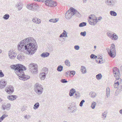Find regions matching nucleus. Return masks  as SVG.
Returning <instances> with one entry per match:
<instances>
[{
	"label": "nucleus",
	"mask_w": 122,
	"mask_h": 122,
	"mask_svg": "<svg viewBox=\"0 0 122 122\" xmlns=\"http://www.w3.org/2000/svg\"><path fill=\"white\" fill-rule=\"evenodd\" d=\"M12 69L15 70V72L19 76V78L22 80L25 81L29 79L30 76L25 75L23 70H26V68L21 65H13L10 66Z\"/></svg>",
	"instance_id": "obj_1"
},
{
	"label": "nucleus",
	"mask_w": 122,
	"mask_h": 122,
	"mask_svg": "<svg viewBox=\"0 0 122 122\" xmlns=\"http://www.w3.org/2000/svg\"><path fill=\"white\" fill-rule=\"evenodd\" d=\"M18 46V49L19 51L25 52L26 54L30 55L34 54L37 49V46Z\"/></svg>",
	"instance_id": "obj_2"
},
{
	"label": "nucleus",
	"mask_w": 122,
	"mask_h": 122,
	"mask_svg": "<svg viewBox=\"0 0 122 122\" xmlns=\"http://www.w3.org/2000/svg\"><path fill=\"white\" fill-rule=\"evenodd\" d=\"M75 14L79 16L80 15L79 13L74 8L70 9V10L66 12L65 14V17L66 19H69Z\"/></svg>",
	"instance_id": "obj_3"
},
{
	"label": "nucleus",
	"mask_w": 122,
	"mask_h": 122,
	"mask_svg": "<svg viewBox=\"0 0 122 122\" xmlns=\"http://www.w3.org/2000/svg\"><path fill=\"white\" fill-rule=\"evenodd\" d=\"M34 88L35 92L39 95L41 94L43 92V86L39 83H36L34 85Z\"/></svg>",
	"instance_id": "obj_4"
},
{
	"label": "nucleus",
	"mask_w": 122,
	"mask_h": 122,
	"mask_svg": "<svg viewBox=\"0 0 122 122\" xmlns=\"http://www.w3.org/2000/svg\"><path fill=\"white\" fill-rule=\"evenodd\" d=\"M30 70L33 73L36 74L37 73V66L35 64L32 63L29 65Z\"/></svg>",
	"instance_id": "obj_5"
},
{
	"label": "nucleus",
	"mask_w": 122,
	"mask_h": 122,
	"mask_svg": "<svg viewBox=\"0 0 122 122\" xmlns=\"http://www.w3.org/2000/svg\"><path fill=\"white\" fill-rule=\"evenodd\" d=\"M113 74L116 79L117 80L119 79L121 80V79L120 78V74L118 69L116 67H114L113 69Z\"/></svg>",
	"instance_id": "obj_6"
},
{
	"label": "nucleus",
	"mask_w": 122,
	"mask_h": 122,
	"mask_svg": "<svg viewBox=\"0 0 122 122\" xmlns=\"http://www.w3.org/2000/svg\"><path fill=\"white\" fill-rule=\"evenodd\" d=\"M48 71V69L46 68H44L42 71L43 72H41L39 75V77L41 80H44L46 78V72Z\"/></svg>",
	"instance_id": "obj_7"
},
{
	"label": "nucleus",
	"mask_w": 122,
	"mask_h": 122,
	"mask_svg": "<svg viewBox=\"0 0 122 122\" xmlns=\"http://www.w3.org/2000/svg\"><path fill=\"white\" fill-rule=\"evenodd\" d=\"M108 51L109 55L111 57H115L116 52L115 46H111L110 50Z\"/></svg>",
	"instance_id": "obj_8"
},
{
	"label": "nucleus",
	"mask_w": 122,
	"mask_h": 122,
	"mask_svg": "<svg viewBox=\"0 0 122 122\" xmlns=\"http://www.w3.org/2000/svg\"><path fill=\"white\" fill-rule=\"evenodd\" d=\"M45 4L48 6L52 7H55L56 6L57 4L55 1H53L51 0H47L46 1Z\"/></svg>",
	"instance_id": "obj_9"
},
{
	"label": "nucleus",
	"mask_w": 122,
	"mask_h": 122,
	"mask_svg": "<svg viewBox=\"0 0 122 122\" xmlns=\"http://www.w3.org/2000/svg\"><path fill=\"white\" fill-rule=\"evenodd\" d=\"M38 5L36 4H28L26 6L28 9L34 11L37 9Z\"/></svg>",
	"instance_id": "obj_10"
},
{
	"label": "nucleus",
	"mask_w": 122,
	"mask_h": 122,
	"mask_svg": "<svg viewBox=\"0 0 122 122\" xmlns=\"http://www.w3.org/2000/svg\"><path fill=\"white\" fill-rule=\"evenodd\" d=\"M17 54L15 51L13 50H10L9 52V58L11 59H15Z\"/></svg>",
	"instance_id": "obj_11"
},
{
	"label": "nucleus",
	"mask_w": 122,
	"mask_h": 122,
	"mask_svg": "<svg viewBox=\"0 0 122 122\" xmlns=\"http://www.w3.org/2000/svg\"><path fill=\"white\" fill-rule=\"evenodd\" d=\"M26 44L27 46H31V43H30V41H32V40H33L34 38L31 37H29L27 38H26L24 39Z\"/></svg>",
	"instance_id": "obj_12"
},
{
	"label": "nucleus",
	"mask_w": 122,
	"mask_h": 122,
	"mask_svg": "<svg viewBox=\"0 0 122 122\" xmlns=\"http://www.w3.org/2000/svg\"><path fill=\"white\" fill-rule=\"evenodd\" d=\"M5 91L8 94H12L14 92V87L12 86L6 87L5 89Z\"/></svg>",
	"instance_id": "obj_13"
},
{
	"label": "nucleus",
	"mask_w": 122,
	"mask_h": 122,
	"mask_svg": "<svg viewBox=\"0 0 122 122\" xmlns=\"http://www.w3.org/2000/svg\"><path fill=\"white\" fill-rule=\"evenodd\" d=\"M7 82L4 80L0 81V89H3L5 88L6 86Z\"/></svg>",
	"instance_id": "obj_14"
},
{
	"label": "nucleus",
	"mask_w": 122,
	"mask_h": 122,
	"mask_svg": "<svg viewBox=\"0 0 122 122\" xmlns=\"http://www.w3.org/2000/svg\"><path fill=\"white\" fill-rule=\"evenodd\" d=\"M88 22L90 24L92 25H95L98 22V20L89 19L88 20Z\"/></svg>",
	"instance_id": "obj_15"
},
{
	"label": "nucleus",
	"mask_w": 122,
	"mask_h": 122,
	"mask_svg": "<svg viewBox=\"0 0 122 122\" xmlns=\"http://www.w3.org/2000/svg\"><path fill=\"white\" fill-rule=\"evenodd\" d=\"M17 97V96L16 95H10L7 96V98L9 100L13 101L15 100Z\"/></svg>",
	"instance_id": "obj_16"
},
{
	"label": "nucleus",
	"mask_w": 122,
	"mask_h": 122,
	"mask_svg": "<svg viewBox=\"0 0 122 122\" xmlns=\"http://www.w3.org/2000/svg\"><path fill=\"white\" fill-rule=\"evenodd\" d=\"M17 58L18 60L20 61H23L25 59V57L23 54L22 53L19 54L17 56Z\"/></svg>",
	"instance_id": "obj_17"
},
{
	"label": "nucleus",
	"mask_w": 122,
	"mask_h": 122,
	"mask_svg": "<svg viewBox=\"0 0 122 122\" xmlns=\"http://www.w3.org/2000/svg\"><path fill=\"white\" fill-rule=\"evenodd\" d=\"M23 4L21 3L18 2L16 5L15 7L19 10H20L22 8Z\"/></svg>",
	"instance_id": "obj_18"
},
{
	"label": "nucleus",
	"mask_w": 122,
	"mask_h": 122,
	"mask_svg": "<svg viewBox=\"0 0 122 122\" xmlns=\"http://www.w3.org/2000/svg\"><path fill=\"white\" fill-rule=\"evenodd\" d=\"M11 106V104L10 103H8L6 105H3L2 106V108L4 110L5 109L8 110H9Z\"/></svg>",
	"instance_id": "obj_19"
},
{
	"label": "nucleus",
	"mask_w": 122,
	"mask_h": 122,
	"mask_svg": "<svg viewBox=\"0 0 122 122\" xmlns=\"http://www.w3.org/2000/svg\"><path fill=\"white\" fill-rule=\"evenodd\" d=\"M25 42L24 39L19 43L17 46H27Z\"/></svg>",
	"instance_id": "obj_20"
},
{
	"label": "nucleus",
	"mask_w": 122,
	"mask_h": 122,
	"mask_svg": "<svg viewBox=\"0 0 122 122\" xmlns=\"http://www.w3.org/2000/svg\"><path fill=\"white\" fill-rule=\"evenodd\" d=\"M76 90L74 89H71L70 91L69 92V95L70 97H71L76 92Z\"/></svg>",
	"instance_id": "obj_21"
},
{
	"label": "nucleus",
	"mask_w": 122,
	"mask_h": 122,
	"mask_svg": "<svg viewBox=\"0 0 122 122\" xmlns=\"http://www.w3.org/2000/svg\"><path fill=\"white\" fill-rule=\"evenodd\" d=\"M89 95L90 97L92 98H94L97 95V94L96 93L92 92H90Z\"/></svg>",
	"instance_id": "obj_22"
},
{
	"label": "nucleus",
	"mask_w": 122,
	"mask_h": 122,
	"mask_svg": "<svg viewBox=\"0 0 122 122\" xmlns=\"http://www.w3.org/2000/svg\"><path fill=\"white\" fill-rule=\"evenodd\" d=\"M49 55V53L47 52H45L43 53L41 55V57L43 58L47 57Z\"/></svg>",
	"instance_id": "obj_23"
},
{
	"label": "nucleus",
	"mask_w": 122,
	"mask_h": 122,
	"mask_svg": "<svg viewBox=\"0 0 122 122\" xmlns=\"http://www.w3.org/2000/svg\"><path fill=\"white\" fill-rule=\"evenodd\" d=\"M118 38V37L117 35L115 33H114L112 34L111 39L113 40L116 41L117 40Z\"/></svg>",
	"instance_id": "obj_24"
},
{
	"label": "nucleus",
	"mask_w": 122,
	"mask_h": 122,
	"mask_svg": "<svg viewBox=\"0 0 122 122\" xmlns=\"http://www.w3.org/2000/svg\"><path fill=\"white\" fill-rule=\"evenodd\" d=\"M89 19H95L96 20H97L96 16L93 14H92L89 15Z\"/></svg>",
	"instance_id": "obj_25"
},
{
	"label": "nucleus",
	"mask_w": 122,
	"mask_h": 122,
	"mask_svg": "<svg viewBox=\"0 0 122 122\" xmlns=\"http://www.w3.org/2000/svg\"><path fill=\"white\" fill-rule=\"evenodd\" d=\"M106 96L107 98L110 96V89L109 87H107L106 89Z\"/></svg>",
	"instance_id": "obj_26"
},
{
	"label": "nucleus",
	"mask_w": 122,
	"mask_h": 122,
	"mask_svg": "<svg viewBox=\"0 0 122 122\" xmlns=\"http://www.w3.org/2000/svg\"><path fill=\"white\" fill-rule=\"evenodd\" d=\"M40 106V104L39 102H37L34 105L33 108L35 110H36Z\"/></svg>",
	"instance_id": "obj_27"
},
{
	"label": "nucleus",
	"mask_w": 122,
	"mask_h": 122,
	"mask_svg": "<svg viewBox=\"0 0 122 122\" xmlns=\"http://www.w3.org/2000/svg\"><path fill=\"white\" fill-rule=\"evenodd\" d=\"M113 1L112 0H107L106 3L108 5L110 6L113 5Z\"/></svg>",
	"instance_id": "obj_28"
},
{
	"label": "nucleus",
	"mask_w": 122,
	"mask_h": 122,
	"mask_svg": "<svg viewBox=\"0 0 122 122\" xmlns=\"http://www.w3.org/2000/svg\"><path fill=\"white\" fill-rule=\"evenodd\" d=\"M74 97L76 99H78L80 97V94L78 92H76L75 93Z\"/></svg>",
	"instance_id": "obj_29"
},
{
	"label": "nucleus",
	"mask_w": 122,
	"mask_h": 122,
	"mask_svg": "<svg viewBox=\"0 0 122 122\" xmlns=\"http://www.w3.org/2000/svg\"><path fill=\"white\" fill-rule=\"evenodd\" d=\"M63 67L62 66L59 65L58 66L57 70L59 72H61L63 70Z\"/></svg>",
	"instance_id": "obj_30"
},
{
	"label": "nucleus",
	"mask_w": 122,
	"mask_h": 122,
	"mask_svg": "<svg viewBox=\"0 0 122 122\" xmlns=\"http://www.w3.org/2000/svg\"><path fill=\"white\" fill-rule=\"evenodd\" d=\"M110 14L111 16H116L117 15V14L116 12L112 10L110 11Z\"/></svg>",
	"instance_id": "obj_31"
},
{
	"label": "nucleus",
	"mask_w": 122,
	"mask_h": 122,
	"mask_svg": "<svg viewBox=\"0 0 122 122\" xmlns=\"http://www.w3.org/2000/svg\"><path fill=\"white\" fill-rule=\"evenodd\" d=\"M34 40H32L30 43H31V46H36L37 45L36 40L34 38Z\"/></svg>",
	"instance_id": "obj_32"
},
{
	"label": "nucleus",
	"mask_w": 122,
	"mask_h": 122,
	"mask_svg": "<svg viewBox=\"0 0 122 122\" xmlns=\"http://www.w3.org/2000/svg\"><path fill=\"white\" fill-rule=\"evenodd\" d=\"M65 63L66 66L69 67L70 66V62L68 60H66L65 61Z\"/></svg>",
	"instance_id": "obj_33"
},
{
	"label": "nucleus",
	"mask_w": 122,
	"mask_h": 122,
	"mask_svg": "<svg viewBox=\"0 0 122 122\" xmlns=\"http://www.w3.org/2000/svg\"><path fill=\"white\" fill-rule=\"evenodd\" d=\"M96 104L97 103L96 102H92L91 103V107L92 109H94Z\"/></svg>",
	"instance_id": "obj_34"
},
{
	"label": "nucleus",
	"mask_w": 122,
	"mask_h": 122,
	"mask_svg": "<svg viewBox=\"0 0 122 122\" xmlns=\"http://www.w3.org/2000/svg\"><path fill=\"white\" fill-rule=\"evenodd\" d=\"M107 111H105L103 113H102V116L103 117H102V118H103L104 117V119H105V118L106 117L107 115Z\"/></svg>",
	"instance_id": "obj_35"
},
{
	"label": "nucleus",
	"mask_w": 122,
	"mask_h": 122,
	"mask_svg": "<svg viewBox=\"0 0 122 122\" xmlns=\"http://www.w3.org/2000/svg\"><path fill=\"white\" fill-rule=\"evenodd\" d=\"M10 17V15L8 14H6L4 15L3 18L5 20L8 19Z\"/></svg>",
	"instance_id": "obj_36"
},
{
	"label": "nucleus",
	"mask_w": 122,
	"mask_h": 122,
	"mask_svg": "<svg viewBox=\"0 0 122 122\" xmlns=\"http://www.w3.org/2000/svg\"><path fill=\"white\" fill-rule=\"evenodd\" d=\"M8 116L7 115H3L0 118V122H1L5 117Z\"/></svg>",
	"instance_id": "obj_37"
},
{
	"label": "nucleus",
	"mask_w": 122,
	"mask_h": 122,
	"mask_svg": "<svg viewBox=\"0 0 122 122\" xmlns=\"http://www.w3.org/2000/svg\"><path fill=\"white\" fill-rule=\"evenodd\" d=\"M59 20L58 19H51L49 20V21L51 22L55 23L57 22Z\"/></svg>",
	"instance_id": "obj_38"
},
{
	"label": "nucleus",
	"mask_w": 122,
	"mask_h": 122,
	"mask_svg": "<svg viewBox=\"0 0 122 122\" xmlns=\"http://www.w3.org/2000/svg\"><path fill=\"white\" fill-rule=\"evenodd\" d=\"M102 77V74L100 73H99L96 75V78L98 80H100Z\"/></svg>",
	"instance_id": "obj_39"
},
{
	"label": "nucleus",
	"mask_w": 122,
	"mask_h": 122,
	"mask_svg": "<svg viewBox=\"0 0 122 122\" xmlns=\"http://www.w3.org/2000/svg\"><path fill=\"white\" fill-rule=\"evenodd\" d=\"M37 18H34L33 19H32V20L33 22H34L35 23H36L38 24H40V22L39 21V22H37Z\"/></svg>",
	"instance_id": "obj_40"
},
{
	"label": "nucleus",
	"mask_w": 122,
	"mask_h": 122,
	"mask_svg": "<svg viewBox=\"0 0 122 122\" xmlns=\"http://www.w3.org/2000/svg\"><path fill=\"white\" fill-rule=\"evenodd\" d=\"M24 118L27 120L29 119L31 117V116L29 115H26L24 116Z\"/></svg>",
	"instance_id": "obj_41"
},
{
	"label": "nucleus",
	"mask_w": 122,
	"mask_h": 122,
	"mask_svg": "<svg viewBox=\"0 0 122 122\" xmlns=\"http://www.w3.org/2000/svg\"><path fill=\"white\" fill-rule=\"evenodd\" d=\"M68 109H70L71 110H72V111H71V112H75L76 110V108H75L74 109H73L74 108L73 107H70L68 108Z\"/></svg>",
	"instance_id": "obj_42"
},
{
	"label": "nucleus",
	"mask_w": 122,
	"mask_h": 122,
	"mask_svg": "<svg viewBox=\"0 0 122 122\" xmlns=\"http://www.w3.org/2000/svg\"><path fill=\"white\" fill-rule=\"evenodd\" d=\"M62 34L63 35V36L64 37H68L66 32L65 30H63V32Z\"/></svg>",
	"instance_id": "obj_43"
},
{
	"label": "nucleus",
	"mask_w": 122,
	"mask_h": 122,
	"mask_svg": "<svg viewBox=\"0 0 122 122\" xmlns=\"http://www.w3.org/2000/svg\"><path fill=\"white\" fill-rule=\"evenodd\" d=\"M119 85V82L118 81L115 83L114 85V88H116L118 87V86Z\"/></svg>",
	"instance_id": "obj_44"
},
{
	"label": "nucleus",
	"mask_w": 122,
	"mask_h": 122,
	"mask_svg": "<svg viewBox=\"0 0 122 122\" xmlns=\"http://www.w3.org/2000/svg\"><path fill=\"white\" fill-rule=\"evenodd\" d=\"M90 57L91 59H96L97 57V56L92 54L90 56Z\"/></svg>",
	"instance_id": "obj_45"
},
{
	"label": "nucleus",
	"mask_w": 122,
	"mask_h": 122,
	"mask_svg": "<svg viewBox=\"0 0 122 122\" xmlns=\"http://www.w3.org/2000/svg\"><path fill=\"white\" fill-rule=\"evenodd\" d=\"M107 36L111 39L112 36V34L109 32H107Z\"/></svg>",
	"instance_id": "obj_46"
},
{
	"label": "nucleus",
	"mask_w": 122,
	"mask_h": 122,
	"mask_svg": "<svg viewBox=\"0 0 122 122\" xmlns=\"http://www.w3.org/2000/svg\"><path fill=\"white\" fill-rule=\"evenodd\" d=\"M4 75L2 71V70H0V77H4Z\"/></svg>",
	"instance_id": "obj_47"
},
{
	"label": "nucleus",
	"mask_w": 122,
	"mask_h": 122,
	"mask_svg": "<svg viewBox=\"0 0 122 122\" xmlns=\"http://www.w3.org/2000/svg\"><path fill=\"white\" fill-rule=\"evenodd\" d=\"M61 82L62 83H65L67 82L66 80L65 79H61Z\"/></svg>",
	"instance_id": "obj_48"
},
{
	"label": "nucleus",
	"mask_w": 122,
	"mask_h": 122,
	"mask_svg": "<svg viewBox=\"0 0 122 122\" xmlns=\"http://www.w3.org/2000/svg\"><path fill=\"white\" fill-rule=\"evenodd\" d=\"M75 71H70V73L71 74V75H73V76L75 74Z\"/></svg>",
	"instance_id": "obj_49"
},
{
	"label": "nucleus",
	"mask_w": 122,
	"mask_h": 122,
	"mask_svg": "<svg viewBox=\"0 0 122 122\" xmlns=\"http://www.w3.org/2000/svg\"><path fill=\"white\" fill-rule=\"evenodd\" d=\"M84 102V100H82L80 102V106L81 107H82L83 106V104Z\"/></svg>",
	"instance_id": "obj_50"
},
{
	"label": "nucleus",
	"mask_w": 122,
	"mask_h": 122,
	"mask_svg": "<svg viewBox=\"0 0 122 122\" xmlns=\"http://www.w3.org/2000/svg\"><path fill=\"white\" fill-rule=\"evenodd\" d=\"M80 27H82L84 26V22H82V23H80L79 25Z\"/></svg>",
	"instance_id": "obj_51"
},
{
	"label": "nucleus",
	"mask_w": 122,
	"mask_h": 122,
	"mask_svg": "<svg viewBox=\"0 0 122 122\" xmlns=\"http://www.w3.org/2000/svg\"><path fill=\"white\" fill-rule=\"evenodd\" d=\"M84 69V66H82L81 68V71L83 73H84V72H83Z\"/></svg>",
	"instance_id": "obj_52"
},
{
	"label": "nucleus",
	"mask_w": 122,
	"mask_h": 122,
	"mask_svg": "<svg viewBox=\"0 0 122 122\" xmlns=\"http://www.w3.org/2000/svg\"><path fill=\"white\" fill-rule=\"evenodd\" d=\"M74 48L76 50H78L79 49V46H74Z\"/></svg>",
	"instance_id": "obj_53"
},
{
	"label": "nucleus",
	"mask_w": 122,
	"mask_h": 122,
	"mask_svg": "<svg viewBox=\"0 0 122 122\" xmlns=\"http://www.w3.org/2000/svg\"><path fill=\"white\" fill-rule=\"evenodd\" d=\"M81 35L84 36V32H81L80 33Z\"/></svg>",
	"instance_id": "obj_54"
},
{
	"label": "nucleus",
	"mask_w": 122,
	"mask_h": 122,
	"mask_svg": "<svg viewBox=\"0 0 122 122\" xmlns=\"http://www.w3.org/2000/svg\"><path fill=\"white\" fill-rule=\"evenodd\" d=\"M46 0H39V1H41L43 2H45H45H46Z\"/></svg>",
	"instance_id": "obj_55"
},
{
	"label": "nucleus",
	"mask_w": 122,
	"mask_h": 122,
	"mask_svg": "<svg viewBox=\"0 0 122 122\" xmlns=\"http://www.w3.org/2000/svg\"><path fill=\"white\" fill-rule=\"evenodd\" d=\"M100 60H99V62L100 63H103V62H102V59H100Z\"/></svg>",
	"instance_id": "obj_56"
},
{
	"label": "nucleus",
	"mask_w": 122,
	"mask_h": 122,
	"mask_svg": "<svg viewBox=\"0 0 122 122\" xmlns=\"http://www.w3.org/2000/svg\"><path fill=\"white\" fill-rule=\"evenodd\" d=\"M37 22H39H39L40 21V23H41V20L40 19L37 18Z\"/></svg>",
	"instance_id": "obj_57"
},
{
	"label": "nucleus",
	"mask_w": 122,
	"mask_h": 122,
	"mask_svg": "<svg viewBox=\"0 0 122 122\" xmlns=\"http://www.w3.org/2000/svg\"><path fill=\"white\" fill-rule=\"evenodd\" d=\"M64 37V36H63V35L62 34H62H61L60 35V36H59V37Z\"/></svg>",
	"instance_id": "obj_58"
},
{
	"label": "nucleus",
	"mask_w": 122,
	"mask_h": 122,
	"mask_svg": "<svg viewBox=\"0 0 122 122\" xmlns=\"http://www.w3.org/2000/svg\"><path fill=\"white\" fill-rule=\"evenodd\" d=\"M102 19V18L100 16L99 17V18L98 19V20H101Z\"/></svg>",
	"instance_id": "obj_59"
},
{
	"label": "nucleus",
	"mask_w": 122,
	"mask_h": 122,
	"mask_svg": "<svg viewBox=\"0 0 122 122\" xmlns=\"http://www.w3.org/2000/svg\"><path fill=\"white\" fill-rule=\"evenodd\" d=\"M119 112L121 114H122V109Z\"/></svg>",
	"instance_id": "obj_60"
},
{
	"label": "nucleus",
	"mask_w": 122,
	"mask_h": 122,
	"mask_svg": "<svg viewBox=\"0 0 122 122\" xmlns=\"http://www.w3.org/2000/svg\"><path fill=\"white\" fill-rule=\"evenodd\" d=\"M85 69V70H84V73H86V68L84 67V69Z\"/></svg>",
	"instance_id": "obj_61"
},
{
	"label": "nucleus",
	"mask_w": 122,
	"mask_h": 122,
	"mask_svg": "<svg viewBox=\"0 0 122 122\" xmlns=\"http://www.w3.org/2000/svg\"><path fill=\"white\" fill-rule=\"evenodd\" d=\"M2 101V100L1 98H0V102H1Z\"/></svg>",
	"instance_id": "obj_62"
},
{
	"label": "nucleus",
	"mask_w": 122,
	"mask_h": 122,
	"mask_svg": "<svg viewBox=\"0 0 122 122\" xmlns=\"http://www.w3.org/2000/svg\"><path fill=\"white\" fill-rule=\"evenodd\" d=\"M2 51L0 49V54L2 52Z\"/></svg>",
	"instance_id": "obj_63"
},
{
	"label": "nucleus",
	"mask_w": 122,
	"mask_h": 122,
	"mask_svg": "<svg viewBox=\"0 0 122 122\" xmlns=\"http://www.w3.org/2000/svg\"><path fill=\"white\" fill-rule=\"evenodd\" d=\"M121 70L122 71V66L121 67Z\"/></svg>",
	"instance_id": "obj_64"
}]
</instances>
